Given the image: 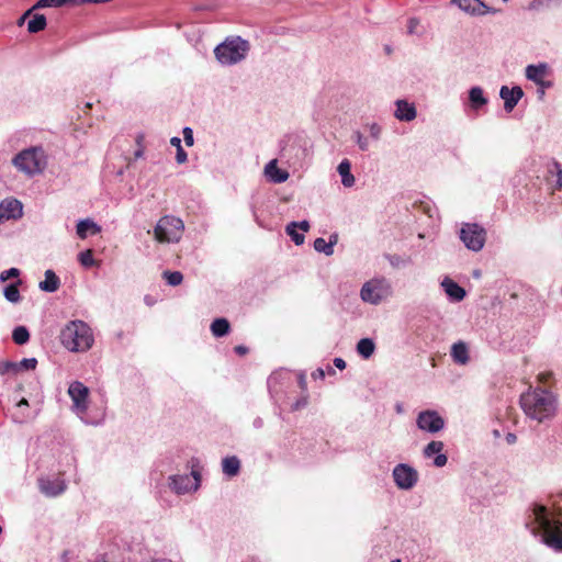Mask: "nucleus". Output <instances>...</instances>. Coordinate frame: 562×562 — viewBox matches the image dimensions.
<instances>
[{"mask_svg":"<svg viewBox=\"0 0 562 562\" xmlns=\"http://www.w3.org/2000/svg\"><path fill=\"white\" fill-rule=\"evenodd\" d=\"M78 261L85 268H91V267L97 265V261L93 258L92 250H90V249H87V250H83V251L79 252Z\"/></svg>","mask_w":562,"mask_h":562,"instance_id":"obj_37","label":"nucleus"},{"mask_svg":"<svg viewBox=\"0 0 562 562\" xmlns=\"http://www.w3.org/2000/svg\"><path fill=\"white\" fill-rule=\"evenodd\" d=\"M29 407V403L25 398H22L16 404V412L13 413L12 415V419L14 423H24L26 417H27V414L24 413V409H26Z\"/></svg>","mask_w":562,"mask_h":562,"instance_id":"obj_34","label":"nucleus"},{"mask_svg":"<svg viewBox=\"0 0 562 562\" xmlns=\"http://www.w3.org/2000/svg\"><path fill=\"white\" fill-rule=\"evenodd\" d=\"M548 69L549 67L546 63L528 65L525 75L528 80L537 83L547 76Z\"/></svg>","mask_w":562,"mask_h":562,"instance_id":"obj_24","label":"nucleus"},{"mask_svg":"<svg viewBox=\"0 0 562 562\" xmlns=\"http://www.w3.org/2000/svg\"><path fill=\"white\" fill-rule=\"evenodd\" d=\"M22 215V204L20 201L4 200L0 203V223L4 220L18 218Z\"/></svg>","mask_w":562,"mask_h":562,"instance_id":"obj_18","label":"nucleus"},{"mask_svg":"<svg viewBox=\"0 0 562 562\" xmlns=\"http://www.w3.org/2000/svg\"><path fill=\"white\" fill-rule=\"evenodd\" d=\"M188 160V155L182 146H179V149H176V161L178 164H184Z\"/></svg>","mask_w":562,"mask_h":562,"instance_id":"obj_46","label":"nucleus"},{"mask_svg":"<svg viewBox=\"0 0 562 562\" xmlns=\"http://www.w3.org/2000/svg\"><path fill=\"white\" fill-rule=\"evenodd\" d=\"M170 144H171L173 147H176V149H179V146H182V145H181V139H180L179 137H177V136H175V137H172V138L170 139Z\"/></svg>","mask_w":562,"mask_h":562,"instance_id":"obj_56","label":"nucleus"},{"mask_svg":"<svg viewBox=\"0 0 562 562\" xmlns=\"http://www.w3.org/2000/svg\"><path fill=\"white\" fill-rule=\"evenodd\" d=\"M38 488L42 494L48 497H55L63 494L66 490V482L60 479L42 477L38 480Z\"/></svg>","mask_w":562,"mask_h":562,"instance_id":"obj_15","label":"nucleus"},{"mask_svg":"<svg viewBox=\"0 0 562 562\" xmlns=\"http://www.w3.org/2000/svg\"><path fill=\"white\" fill-rule=\"evenodd\" d=\"M85 2H89V3H103V2H108L109 0H83Z\"/></svg>","mask_w":562,"mask_h":562,"instance_id":"obj_60","label":"nucleus"},{"mask_svg":"<svg viewBox=\"0 0 562 562\" xmlns=\"http://www.w3.org/2000/svg\"><path fill=\"white\" fill-rule=\"evenodd\" d=\"M18 373L16 362L13 361H1L0 362V374Z\"/></svg>","mask_w":562,"mask_h":562,"instance_id":"obj_41","label":"nucleus"},{"mask_svg":"<svg viewBox=\"0 0 562 562\" xmlns=\"http://www.w3.org/2000/svg\"><path fill=\"white\" fill-rule=\"evenodd\" d=\"M312 376L314 379H324L325 378V372L323 369L318 368L317 370H315L313 373H312Z\"/></svg>","mask_w":562,"mask_h":562,"instance_id":"obj_53","label":"nucleus"},{"mask_svg":"<svg viewBox=\"0 0 562 562\" xmlns=\"http://www.w3.org/2000/svg\"><path fill=\"white\" fill-rule=\"evenodd\" d=\"M486 235V229L477 223H463L459 231V238L464 247L474 252L483 249Z\"/></svg>","mask_w":562,"mask_h":562,"instance_id":"obj_9","label":"nucleus"},{"mask_svg":"<svg viewBox=\"0 0 562 562\" xmlns=\"http://www.w3.org/2000/svg\"><path fill=\"white\" fill-rule=\"evenodd\" d=\"M101 227L90 218L80 220L76 226V233L80 239H86L89 235H97Z\"/></svg>","mask_w":562,"mask_h":562,"instance_id":"obj_21","label":"nucleus"},{"mask_svg":"<svg viewBox=\"0 0 562 562\" xmlns=\"http://www.w3.org/2000/svg\"><path fill=\"white\" fill-rule=\"evenodd\" d=\"M555 168L558 169L555 188L561 189L562 188V168H561L560 164H558V162H555Z\"/></svg>","mask_w":562,"mask_h":562,"instance_id":"obj_48","label":"nucleus"},{"mask_svg":"<svg viewBox=\"0 0 562 562\" xmlns=\"http://www.w3.org/2000/svg\"><path fill=\"white\" fill-rule=\"evenodd\" d=\"M20 276V270L18 268H10L0 273V282H5L10 278H18Z\"/></svg>","mask_w":562,"mask_h":562,"instance_id":"obj_43","label":"nucleus"},{"mask_svg":"<svg viewBox=\"0 0 562 562\" xmlns=\"http://www.w3.org/2000/svg\"><path fill=\"white\" fill-rule=\"evenodd\" d=\"M266 177L273 183L285 182L289 178V172L280 169L277 165V160L272 159L265 166Z\"/></svg>","mask_w":562,"mask_h":562,"instance_id":"obj_20","label":"nucleus"},{"mask_svg":"<svg viewBox=\"0 0 562 562\" xmlns=\"http://www.w3.org/2000/svg\"><path fill=\"white\" fill-rule=\"evenodd\" d=\"M338 237L337 235H330L328 243H333V247L337 244Z\"/></svg>","mask_w":562,"mask_h":562,"instance_id":"obj_59","label":"nucleus"},{"mask_svg":"<svg viewBox=\"0 0 562 562\" xmlns=\"http://www.w3.org/2000/svg\"><path fill=\"white\" fill-rule=\"evenodd\" d=\"M59 339L70 352H86L94 342L92 328L81 319L68 322L61 329Z\"/></svg>","mask_w":562,"mask_h":562,"instance_id":"obj_3","label":"nucleus"},{"mask_svg":"<svg viewBox=\"0 0 562 562\" xmlns=\"http://www.w3.org/2000/svg\"><path fill=\"white\" fill-rule=\"evenodd\" d=\"M296 228L303 232H307L310 229V223L307 221L296 222Z\"/></svg>","mask_w":562,"mask_h":562,"instance_id":"obj_50","label":"nucleus"},{"mask_svg":"<svg viewBox=\"0 0 562 562\" xmlns=\"http://www.w3.org/2000/svg\"><path fill=\"white\" fill-rule=\"evenodd\" d=\"M231 325L226 318H216L211 324V331L215 337H224L229 333Z\"/></svg>","mask_w":562,"mask_h":562,"instance_id":"obj_28","label":"nucleus"},{"mask_svg":"<svg viewBox=\"0 0 562 562\" xmlns=\"http://www.w3.org/2000/svg\"><path fill=\"white\" fill-rule=\"evenodd\" d=\"M499 97L504 100V109L506 112H512L518 104L519 100L524 97V91L519 86L508 88L503 86L499 90Z\"/></svg>","mask_w":562,"mask_h":562,"instance_id":"obj_16","label":"nucleus"},{"mask_svg":"<svg viewBox=\"0 0 562 562\" xmlns=\"http://www.w3.org/2000/svg\"><path fill=\"white\" fill-rule=\"evenodd\" d=\"M14 168L29 178L41 175L47 166V155L42 146H31L19 151L12 159Z\"/></svg>","mask_w":562,"mask_h":562,"instance_id":"obj_5","label":"nucleus"},{"mask_svg":"<svg viewBox=\"0 0 562 562\" xmlns=\"http://www.w3.org/2000/svg\"><path fill=\"white\" fill-rule=\"evenodd\" d=\"M46 18L43 14H35L27 23L30 33H37L46 27Z\"/></svg>","mask_w":562,"mask_h":562,"instance_id":"obj_31","label":"nucleus"},{"mask_svg":"<svg viewBox=\"0 0 562 562\" xmlns=\"http://www.w3.org/2000/svg\"><path fill=\"white\" fill-rule=\"evenodd\" d=\"M250 46L240 36L228 37L214 49L216 59L225 66H232L244 60Z\"/></svg>","mask_w":562,"mask_h":562,"instance_id":"obj_6","label":"nucleus"},{"mask_svg":"<svg viewBox=\"0 0 562 562\" xmlns=\"http://www.w3.org/2000/svg\"><path fill=\"white\" fill-rule=\"evenodd\" d=\"M254 427L259 429L263 426V420L261 417H257L254 419V423H252Z\"/></svg>","mask_w":562,"mask_h":562,"instance_id":"obj_57","label":"nucleus"},{"mask_svg":"<svg viewBox=\"0 0 562 562\" xmlns=\"http://www.w3.org/2000/svg\"><path fill=\"white\" fill-rule=\"evenodd\" d=\"M441 286L451 302H460L465 297V290L448 277L441 281Z\"/></svg>","mask_w":562,"mask_h":562,"instance_id":"obj_19","label":"nucleus"},{"mask_svg":"<svg viewBox=\"0 0 562 562\" xmlns=\"http://www.w3.org/2000/svg\"><path fill=\"white\" fill-rule=\"evenodd\" d=\"M314 249L317 252L325 254L326 256H331L334 254L333 243H328L322 237L314 240Z\"/></svg>","mask_w":562,"mask_h":562,"instance_id":"obj_35","label":"nucleus"},{"mask_svg":"<svg viewBox=\"0 0 562 562\" xmlns=\"http://www.w3.org/2000/svg\"><path fill=\"white\" fill-rule=\"evenodd\" d=\"M505 440L508 445H514L517 441V436L514 432H508L505 436Z\"/></svg>","mask_w":562,"mask_h":562,"instance_id":"obj_52","label":"nucleus"},{"mask_svg":"<svg viewBox=\"0 0 562 562\" xmlns=\"http://www.w3.org/2000/svg\"><path fill=\"white\" fill-rule=\"evenodd\" d=\"M248 351L247 347L243 346V345H239V346H236L235 347V352L239 356H244L246 355Z\"/></svg>","mask_w":562,"mask_h":562,"instance_id":"obj_54","label":"nucleus"},{"mask_svg":"<svg viewBox=\"0 0 562 562\" xmlns=\"http://www.w3.org/2000/svg\"><path fill=\"white\" fill-rule=\"evenodd\" d=\"M351 139L357 144L361 151H367L370 148L369 137L364 136L360 131H353Z\"/></svg>","mask_w":562,"mask_h":562,"instance_id":"obj_36","label":"nucleus"},{"mask_svg":"<svg viewBox=\"0 0 562 562\" xmlns=\"http://www.w3.org/2000/svg\"><path fill=\"white\" fill-rule=\"evenodd\" d=\"M469 102L472 110L479 111L487 104L488 99L484 95L483 89L475 86L469 90Z\"/></svg>","mask_w":562,"mask_h":562,"instance_id":"obj_23","label":"nucleus"},{"mask_svg":"<svg viewBox=\"0 0 562 562\" xmlns=\"http://www.w3.org/2000/svg\"><path fill=\"white\" fill-rule=\"evenodd\" d=\"M153 562H171V561L167 560V559H158V560H154Z\"/></svg>","mask_w":562,"mask_h":562,"instance_id":"obj_61","label":"nucleus"},{"mask_svg":"<svg viewBox=\"0 0 562 562\" xmlns=\"http://www.w3.org/2000/svg\"><path fill=\"white\" fill-rule=\"evenodd\" d=\"M359 295L363 303L378 306L393 295L392 283L382 276L371 278L362 284Z\"/></svg>","mask_w":562,"mask_h":562,"instance_id":"obj_7","label":"nucleus"},{"mask_svg":"<svg viewBox=\"0 0 562 562\" xmlns=\"http://www.w3.org/2000/svg\"><path fill=\"white\" fill-rule=\"evenodd\" d=\"M394 116L401 122H411L416 119L417 110L414 103L400 99L395 101Z\"/></svg>","mask_w":562,"mask_h":562,"instance_id":"obj_17","label":"nucleus"},{"mask_svg":"<svg viewBox=\"0 0 562 562\" xmlns=\"http://www.w3.org/2000/svg\"><path fill=\"white\" fill-rule=\"evenodd\" d=\"M37 360L35 358H24L16 362L18 372L34 370L36 368Z\"/></svg>","mask_w":562,"mask_h":562,"instance_id":"obj_40","label":"nucleus"},{"mask_svg":"<svg viewBox=\"0 0 562 562\" xmlns=\"http://www.w3.org/2000/svg\"><path fill=\"white\" fill-rule=\"evenodd\" d=\"M12 339L16 345H24L30 339V333L25 326H18L12 331Z\"/></svg>","mask_w":562,"mask_h":562,"instance_id":"obj_32","label":"nucleus"},{"mask_svg":"<svg viewBox=\"0 0 562 562\" xmlns=\"http://www.w3.org/2000/svg\"><path fill=\"white\" fill-rule=\"evenodd\" d=\"M538 2H540V0H533V2H532V4H531V7H532V8H537V3H538Z\"/></svg>","mask_w":562,"mask_h":562,"instance_id":"obj_63","label":"nucleus"},{"mask_svg":"<svg viewBox=\"0 0 562 562\" xmlns=\"http://www.w3.org/2000/svg\"><path fill=\"white\" fill-rule=\"evenodd\" d=\"M164 278L171 286H177L183 281V276L180 271H165Z\"/></svg>","mask_w":562,"mask_h":562,"instance_id":"obj_38","label":"nucleus"},{"mask_svg":"<svg viewBox=\"0 0 562 562\" xmlns=\"http://www.w3.org/2000/svg\"><path fill=\"white\" fill-rule=\"evenodd\" d=\"M443 447L442 441L432 440L425 446L423 454L427 459L434 458L432 463L436 468H442L448 462V457L442 452Z\"/></svg>","mask_w":562,"mask_h":562,"instance_id":"obj_14","label":"nucleus"},{"mask_svg":"<svg viewBox=\"0 0 562 562\" xmlns=\"http://www.w3.org/2000/svg\"><path fill=\"white\" fill-rule=\"evenodd\" d=\"M201 485V473L191 468L190 474H172L168 476V486L177 495L193 493Z\"/></svg>","mask_w":562,"mask_h":562,"instance_id":"obj_10","label":"nucleus"},{"mask_svg":"<svg viewBox=\"0 0 562 562\" xmlns=\"http://www.w3.org/2000/svg\"><path fill=\"white\" fill-rule=\"evenodd\" d=\"M450 2L471 16H483L497 12L496 9L488 7L482 0H451Z\"/></svg>","mask_w":562,"mask_h":562,"instance_id":"obj_13","label":"nucleus"},{"mask_svg":"<svg viewBox=\"0 0 562 562\" xmlns=\"http://www.w3.org/2000/svg\"><path fill=\"white\" fill-rule=\"evenodd\" d=\"M223 473L229 477L236 476L240 470V461L237 457H226L222 461Z\"/></svg>","mask_w":562,"mask_h":562,"instance_id":"obj_27","label":"nucleus"},{"mask_svg":"<svg viewBox=\"0 0 562 562\" xmlns=\"http://www.w3.org/2000/svg\"><path fill=\"white\" fill-rule=\"evenodd\" d=\"M394 484L398 490L411 491L419 480L418 471L408 463H398L392 470Z\"/></svg>","mask_w":562,"mask_h":562,"instance_id":"obj_11","label":"nucleus"},{"mask_svg":"<svg viewBox=\"0 0 562 562\" xmlns=\"http://www.w3.org/2000/svg\"><path fill=\"white\" fill-rule=\"evenodd\" d=\"M375 349V345L372 339L370 338H362L357 344V351L360 356H362L364 359L370 358Z\"/></svg>","mask_w":562,"mask_h":562,"instance_id":"obj_29","label":"nucleus"},{"mask_svg":"<svg viewBox=\"0 0 562 562\" xmlns=\"http://www.w3.org/2000/svg\"><path fill=\"white\" fill-rule=\"evenodd\" d=\"M334 364L339 370H344L346 368V361L342 358H335Z\"/></svg>","mask_w":562,"mask_h":562,"instance_id":"obj_51","label":"nucleus"},{"mask_svg":"<svg viewBox=\"0 0 562 562\" xmlns=\"http://www.w3.org/2000/svg\"><path fill=\"white\" fill-rule=\"evenodd\" d=\"M525 526L530 532L554 551H562V508L550 512L546 506L533 504L527 513Z\"/></svg>","mask_w":562,"mask_h":562,"instance_id":"obj_1","label":"nucleus"},{"mask_svg":"<svg viewBox=\"0 0 562 562\" xmlns=\"http://www.w3.org/2000/svg\"><path fill=\"white\" fill-rule=\"evenodd\" d=\"M308 404V394L305 392L303 395H301L292 405L291 411L296 412L304 407H306Z\"/></svg>","mask_w":562,"mask_h":562,"instance_id":"obj_42","label":"nucleus"},{"mask_svg":"<svg viewBox=\"0 0 562 562\" xmlns=\"http://www.w3.org/2000/svg\"><path fill=\"white\" fill-rule=\"evenodd\" d=\"M450 355L457 364L464 366L470 360L468 346L463 341L454 342L451 347Z\"/></svg>","mask_w":562,"mask_h":562,"instance_id":"obj_22","label":"nucleus"},{"mask_svg":"<svg viewBox=\"0 0 562 562\" xmlns=\"http://www.w3.org/2000/svg\"><path fill=\"white\" fill-rule=\"evenodd\" d=\"M520 406L529 418L543 423L555 415L557 400L550 391L538 387L521 394Z\"/></svg>","mask_w":562,"mask_h":562,"instance_id":"obj_2","label":"nucleus"},{"mask_svg":"<svg viewBox=\"0 0 562 562\" xmlns=\"http://www.w3.org/2000/svg\"><path fill=\"white\" fill-rule=\"evenodd\" d=\"M536 85L539 87L540 94L543 95L544 94V90L552 88L553 82L550 81V80H544V78H543L539 82H537Z\"/></svg>","mask_w":562,"mask_h":562,"instance_id":"obj_47","label":"nucleus"},{"mask_svg":"<svg viewBox=\"0 0 562 562\" xmlns=\"http://www.w3.org/2000/svg\"><path fill=\"white\" fill-rule=\"evenodd\" d=\"M183 139L187 146H192L194 144L193 131L190 127H184L183 131Z\"/></svg>","mask_w":562,"mask_h":562,"instance_id":"obj_44","label":"nucleus"},{"mask_svg":"<svg viewBox=\"0 0 562 562\" xmlns=\"http://www.w3.org/2000/svg\"><path fill=\"white\" fill-rule=\"evenodd\" d=\"M33 9L27 10L19 20V24H23L25 19L31 14Z\"/></svg>","mask_w":562,"mask_h":562,"instance_id":"obj_58","label":"nucleus"},{"mask_svg":"<svg viewBox=\"0 0 562 562\" xmlns=\"http://www.w3.org/2000/svg\"><path fill=\"white\" fill-rule=\"evenodd\" d=\"M419 25V20L416 18H411L407 24V33L408 34H417V27Z\"/></svg>","mask_w":562,"mask_h":562,"instance_id":"obj_45","label":"nucleus"},{"mask_svg":"<svg viewBox=\"0 0 562 562\" xmlns=\"http://www.w3.org/2000/svg\"><path fill=\"white\" fill-rule=\"evenodd\" d=\"M299 385L305 392L306 391V379L304 374H300L299 376Z\"/></svg>","mask_w":562,"mask_h":562,"instance_id":"obj_55","label":"nucleus"},{"mask_svg":"<svg viewBox=\"0 0 562 562\" xmlns=\"http://www.w3.org/2000/svg\"><path fill=\"white\" fill-rule=\"evenodd\" d=\"M68 395L72 401V411L82 423L99 426L104 422L105 409L88 412L89 389L80 381H74L68 387Z\"/></svg>","mask_w":562,"mask_h":562,"instance_id":"obj_4","label":"nucleus"},{"mask_svg":"<svg viewBox=\"0 0 562 562\" xmlns=\"http://www.w3.org/2000/svg\"><path fill=\"white\" fill-rule=\"evenodd\" d=\"M285 233L291 237L296 246L304 244L305 237L302 233L297 232L296 222H291L285 227Z\"/></svg>","mask_w":562,"mask_h":562,"instance_id":"obj_33","label":"nucleus"},{"mask_svg":"<svg viewBox=\"0 0 562 562\" xmlns=\"http://www.w3.org/2000/svg\"><path fill=\"white\" fill-rule=\"evenodd\" d=\"M277 381H278V374L277 373H273V374H271L268 378V382L267 383H268V387H269L270 392H272L276 389Z\"/></svg>","mask_w":562,"mask_h":562,"instance_id":"obj_49","label":"nucleus"},{"mask_svg":"<svg viewBox=\"0 0 562 562\" xmlns=\"http://www.w3.org/2000/svg\"><path fill=\"white\" fill-rule=\"evenodd\" d=\"M95 562H106L104 559L100 558Z\"/></svg>","mask_w":562,"mask_h":562,"instance_id":"obj_64","label":"nucleus"},{"mask_svg":"<svg viewBox=\"0 0 562 562\" xmlns=\"http://www.w3.org/2000/svg\"><path fill=\"white\" fill-rule=\"evenodd\" d=\"M184 229L183 221L172 215L162 216L154 228L155 239L159 243H178Z\"/></svg>","mask_w":562,"mask_h":562,"instance_id":"obj_8","label":"nucleus"},{"mask_svg":"<svg viewBox=\"0 0 562 562\" xmlns=\"http://www.w3.org/2000/svg\"><path fill=\"white\" fill-rule=\"evenodd\" d=\"M416 425L423 431L436 434L443 429L445 419L437 411L426 409L418 413Z\"/></svg>","mask_w":562,"mask_h":562,"instance_id":"obj_12","label":"nucleus"},{"mask_svg":"<svg viewBox=\"0 0 562 562\" xmlns=\"http://www.w3.org/2000/svg\"><path fill=\"white\" fill-rule=\"evenodd\" d=\"M60 280L53 270L45 271V279L40 282L38 286L42 291L53 293L59 289Z\"/></svg>","mask_w":562,"mask_h":562,"instance_id":"obj_26","label":"nucleus"},{"mask_svg":"<svg viewBox=\"0 0 562 562\" xmlns=\"http://www.w3.org/2000/svg\"><path fill=\"white\" fill-rule=\"evenodd\" d=\"M337 171L341 177V183L344 187L351 188L355 184L356 179L351 173V164L347 158L339 162Z\"/></svg>","mask_w":562,"mask_h":562,"instance_id":"obj_25","label":"nucleus"},{"mask_svg":"<svg viewBox=\"0 0 562 562\" xmlns=\"http://www.w3.org/2000/svg\"><path fill=\"white\" fill-rule=\"evenodd\" d=\"M366 128L369 132L370 137L373 140H379L382 135V126L376 122H371L366 124Z\"/></svg>","mask_w":562,"mask_h":562,"instance_id":"obj_39","label":"nucleus"},{"mask_svg":"<svg viewBox=\"0 0 562 562\" xmlns=\"http://www.w3.org/2000/svg\"><path fill=\"white\" fill-rule=\"evenodd\" d=\"M21 284V280H18L14 283L8 284L3 289V295L5 300H8L11 303H19L21 301V294L19 291V285Z\"/></svg>","mask_w":562,"mask_h":562,"instance_id":"obj_30","label":"nucleus"},{"mask_svg":"<svg viewBox=\"0 0 562 562\" xmlns=\"http://www.w3.org/2000/svg\"><path fill=\"white\" fill-rule=\"evenodd\" d=\"M145 302H146L148 305H151V304H153L151 300H149V297H148V296H146V297H145Z\"/></svg>","mask_w":562,"mask_h":562,"instance_id":"obj_62","label":"nucleus"}]
</instances>
